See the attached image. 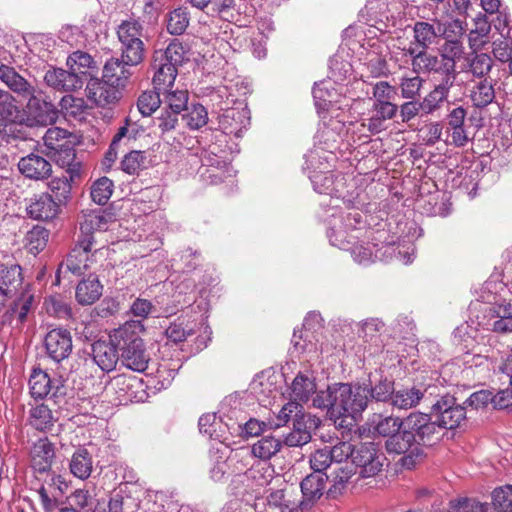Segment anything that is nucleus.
Listing matches in <instances>:
<instances>
[{
    "instance_id": "c85d7f7f",
    "label": "nucleus",
    "mask_w": 512,
    "mask_h": 512,
    "mask_svg": "<svg viewBox=\"0 0 512 512\" xmlns=\"http://www.w3.org/2000/svg\"><path fill=\"white\" fill-rule=\"evenodd\" d=\"M0 81L13 93L23 97L32 91L35 86L25 77L19 74L16 69L8 64H0Z\"/></svg>"
},
{
    "instance_id": "9b49d317",
    "label": "nucleus",
    "mask_w": 512,
    "mask_h": 512,
    "mask_svg": "<svg viewBox=\"0 0 512 512\" xmlns=\"http://www.w3.org/2000/svg\"><path fill=\"white\" fill-rule=\"evenodd\" d=\"M384 454L373 442L360 443L354 446L352 462L361 468L362 477H372L378 474L385 461Z\"/></svg>"
},
{
    "instance_id": "cd10ccee",
    "label": "nucleus",
    "mask_w": 512,
    "mask_h": 512,
    "mask_svg": "<svg viewBox=\"0 0 512 512\" xmlns=\"http://www.w3.org/2000/svg\"><path fill=\"white\" fill-rule=\"evenodd\" d=\"M55 451L47 438L36 441L31 449V465L39 473L47 472L53 463Z\"/></svg>"
},
{
    "instance_id": "ea45409f",
    "label": "nucleus",
    "mask_w": 512,
    "mask_h": 512,
    "mask_svg": "<svg viewBox=\"0 0 512 512\" xmlns=\"http://www.w3.org/2000/svg\"><path fill=\"white\" fill-rule=\"evenodd\" d=\"M21 267L18 265L0 267V287L12 298L16 295L18 288L22 285Z\"/></svg>"
},
{
    "instance_id": "f3484780",
    "label": "nucleus",
    "mask_w": 512,
    "mask_h": 512,
    "mask_svg": "<svg viewBox=\"0 0 512 512\" xmlns=\"http://www.w3.org/2000/svg\"><path fill=\"white\" fill-rule=\"evenodd\" d=\"M112 221V213L101 209L83 212L79 222L80 234L78 240H89L94 245V233L106 231Z\"/></svg>"
},
{
    "instance_id": "37998d69",
    "label": "nucleus",
    "mask_w": 512,
    "mask_h": 512,
    "mask_svg": "<svg viewBox=\"0 0 512 512\" xmlns=\"http://www.w3.org/2000/svg\"><path fill=\"white\" fill-rule=\"evenodd\" d=\"M284 441L272 435L262 436L252 445V454L262 460H269L282 448Z\"/></svg>"
},
{
    "instance_id": "a211bd4d",
    "label": "nucleus",
    "mask_w": 512,
    "mask_h": 512,
    "mask_svg": "<svg viewBox=\"0 0 512 512\" xmlns=\"http://www.w3.org/2000/svg\"><path fill=\"white\" fill-rule=\"evenodd\" d=\"M428 49H418L410 46L404 49L405 55L411 58L412 69L415 73H438L446 77L441 57L427 52Z\"/></svg>"
},
{
    "instance_id": "b1692460",
    "label": "nucleus",
    "mask_w": 512,
    "mask_h": 512,
    "mask_svg": "<svg viewBox=\"0 0 512 512\" xmlns=\"http://www.w3.org/2000/svg\"><path fill=\"white\" fill-rule=\"evenodd\" d=\"M119 349L114 343L97 341L92 345V357L102 371L110 372L115 369L120 360Z\"/></svg>"
},
{
    "instance_id": "58836bf2",
    "label": "nucleus",
    "mask_w": 512,
    "mask_h": 512,
    "mask_svg": "<svg viewBox=\"0 0 512 512\" xmlns=\"http://www.w3.org/2000/svg\"><path fill=\"white\" fill-rule=\"evenodd\" d=\"M102 295V285L95 277L81 281L76 288V299L81 305H91Z\"/></svg>"
},
{
    "instance_id": "412c9836",
    "label": "nucleus",
    "mask_w": 512,
    "mask_h": 512,
    "mask_svg": "<svg viewBox=\"0 0 512 512\" xmlns=\"http://www.w3.org/2000/svg\"><path fill=\"white\" fill-rule=\"evenodd\" d=\"M27 214L40 221H48L54 219L59 211L60 204L52 195L48 193H41L30 199L26 207Z\"/></svg>"
},
{
    "instance_id": "e2e57ef3",
    "label": "nucleus",
    "mask_w": 512,
    "mask_h": 512,
    "mask_svg": "<svg viewBox=\"0 0 512 512\" xmlns=\"http://www.w3.org/2000/svg\"><path fill=\"white\" fill-rule=\"evenodd\" d=\"M358 326V335L366 342H375L384 329V323L377 318L367 319Z\"/></svg>"
},
{
    "instance_id": "aec40b11",
    "label": "nucleus",
    "mask_w": 512,
    "mask_h": 512,
    "mask_svg": "<svg viewBox=\"0 0 512 512\" xmlns=\"http://www.w3.org/2000/svg\"><path fill=\"white\" fill-rule=\"evenodd\" d=\"M86 95L97 106L106 107L117 101L118 87L102 77L91 78L86 86Z\"/></svg>"
},
{
    "instance_id": "2eb2a0df",
    "label": "nucleus",
    "mask_w": 512,
    "mask_h": 512,
    "mask_svg": "<svg viewBox=\"0 0 512 512\" xmlns=\"http://www.w3.org/2000/svg\"><path fill=\"white\" fill-rule=\"evenodd\" d=\"M30 393L35 399H43L47 396L57 398L65 394V387L59 378L51 379L42 370H34L29 379Z\"/></svg>"
},
{
    "instance_id": "72a5a7b5",
    "label": "nucleus",
    "mask_w": 512,
    "mask_h": 512,
    "mask_svg": "<svg viewBox=\"0 0 512 512\" xmlns=\"http://www.w3.org/2000/svg\"><path fill=\"white\" fill-rule=\"evenodd\" d=\"M317 392L315 378L312 373L299 372L291 384L292 400L290 402H307Z\"/></svg>"
},
{
    "instance_id": "473e14b6",
    "label": "nucleus",
    "mask_w": 512,
    "mask_h": 512,
    "mask_svg": "<svg viewBox=\"0 0 512 512\" xmlns=\"http://www.w3.org/2000/svg\"><path fill=\"white\" fill-rule=\"evenodd\" d=\"M322 317L320 314L311 312L309 313L303 322V331L298 336L297 332L294 331L292 337V343L296 351L299 353L310 352L308 348L307 340L309 335H314L319 329L322 328Z\"/></svg>"
},
{
    "instance_id": "4be33fe9",
    "label": "nucleus",
    "mask_w": 512,
    "mask_h": 512,
    "mask_svg": "<svg viewBox=\"0 0 512 512\" xmlns=\"http://www.w3.org/2000/svg\"><path fill=\"white\" fill-rule=\"evenodd\" d=\"M20 173L31 180H44L51 176L52 165L43 156L35 153L22 157L18 162Z\"/></svg>"
},
{
    "instance_id": "13d9d810",
    "label": "nucleus",
    "mask_w": 512,
    "mask_h": 512,
    "mask_svg": "<svg viewBox=\"0 0 512 512\" xmlns=\"http://www.w3.org/2000/svg\"><path fill=\"white\" fill-rule=\"evenodd\" d=\"M189 25L188 12L184 8H177L169 14L167 31L172 35H181Z\"/></svg>"
},
{
    "instance_id": "a878e982",
    "label": "nucleus",
    "mask_w": 512,
    "mask_h": 512,
    "mask_svg": "<svg viewBox=\"0 0 512 512\" xmlns=\"http://www.w3.org/2000/svg\"><path fill=\"white\" fill-rule=\"evenodd\" d=\"M137 64H129L126 59L111 58L103 67L102 77L117 87H124L132 75L131 67Z\"/></svg>"
},
{
    "instance_id": "423d86ee",
    "label": "nucleus",
    "mask_w": 512,
    "mask_h": 512,
    "mask_svg": "<svg viewBox=\"0 0 512 512\" xmlns=\"http://www.w3.org/2000/svg\"><path fill=\"white\" fill-rule=\"evenodd\" d=\"M309 177L317 193L341 199L347 206L355 205L359 193L353 179L348 182L343 175L320 171H314Z\"/></svg>"
},
{
    "instance_id": "f704fd0d",
    "label": "nucleus",
    "mask_w": 512,
    "mask_h": 512,
    "mask_svg": "<svg viewBox=\"0 0 512 512\" xmlns=\"http://www.w3.org/2000/svg\"><path fill=\"white\" fill-rule=\"evenodd\" d=\"M426 393L427 389L420 386L403 387L395 390L391 405L404 410L414 408L426 397Z\"/></svg>"
},
{
    "instance_id": "c9c22d12",
    "label": "nucleus",
    "mask_w": 512,
    "mask_h": 512,
    "mask_svg": "<svg viewBox=\"0 0 512 512\" xmlns=\"http://www.w3.org/2000/svg\"><path fill=\"white\" fill-rule=\"evenodd\" d=\"M70 472L78 479L86 480L93 470L92 456L86 448L80 447L74 451L69 462Z\"/></svg>"
},
{
    "instance_id": "20e7f679",
    "label": "nucleus",
    "mask_w": 512,
    "mask_h": 512,
    "mask_svg": "<svg viewBox=\"0 0 512 512\" xmlns=\"http://www.w3.org/2000/svg\"><path fill=\"white\" fill-rule=\"evenodd\" d=\"M292 420L293 428L284 438V444L289 447H301L309 443L312 434L321 424L320 418L303 411L301 404L288 402L279 411L275 427L284 426Z\"/></svg>"
},
{
    "instance_id": "8fccbe9b",
    "label": "nucleus",
    "mask_w": 512,
    "mask_h": 512,
    "mask_svg": "<svg viewBox=\"0 0 512 512\" xmlns=\"http://www.w3.org/2000/svg\"><path fill=\"white\" fill-rule=\"evenodd\" d=\"M114 184L108 177L97 179L91 186V198L98 205H105L113 193Z\"/></svg>"
},
{
    "instance_id": "9d476101",
    "label": "nucleus",
    "mask_w": 512,
    "mask_h": 512,
    "mask_svg": "<svg viewBox=\"0 0 512 512\" xmlns=\"http://www.w3.org/2000/svg\"><path fill=\"white\" fill-rule=\"evenodd\" d=\"M431 414L440 432L443 428L452 430L459 427L466 418L465 407L456 404V399L449 394L441 396L432 404Z\"/></svg>"
},
{
    "instance_id": "3c124183",
    "label": "nucleus",
    "mask_w": 512,
    "mask_h": 512,
    "mask_svg": "<svg viewBox=\"0 0 512 512\" xmlns=\"http://www.w3.org/2000/svg\"><path fill=\"white\" fill-rule=\"evenodd\" d=\"M435 23L438 25L439 38H443L445 41H449V39L461 40L462 36L464 35V22L459 18L452 19L446 22H442L438 19H435Z\"/></svg>"
},
{
    "instance_id": "338daca9",
    "label": "nucleus",
    "mask_w": 512,
    "mask_h": 512,
    "mask_svg": "<svg viewBox=\"0 0 512 512\" xmlns=\"http://www.w3.org/2000/svg\"><path fill=\"white\" fill-rule=\"evenodd\" d=\"M267 502L271 506L284 507L289 511H294L300 508L298 500H292L288 497L287 489L273 490L267 496Z\"/></svg>"
},
{
    "instance_id": "bb28decb",
    "label": "nucleus",
    "mask_w": 512,
    "mask_h": 512,
    "mask_svg": "<svg viewBox=\"0 0 512 512\" xmlns=\"http://www.w3.org/2000/svg\"><path fill=\"white\" fill-rule=\"evenodd\" d=\"M243 477L247 488L260 493L274 479V469L268 463H258L249 468Z\"/></svg>"
},
{
    "instance_id": "7c9ffc66",
    "label": "nucleus",
    "mask_w": 512,
    "mask_h": 512,
    "mask_svg": "<svg viewBox=\"0 0 512 512\" xmlns=\"http://www.w3.org/2000/svg\"><path fill=\"white\" fill-rule=\"evenodd\" d=\"M440 57L443 61V67L446 70V77L452 76L456 79V62L459 61L464 54L463 42L460 39H449L445 41L440 49Z\"/></svg>"
},
{
    "instance_id": "5fc2aeb1",
    "label": "nucleus",
    "mask_w": 512,
    "mask_h": 512,
    "mask_svg": "<svg viewBox=\"0 0 512 512\" xmlns=\"http://www.w3.org/2000/svg\"><path fill=\"white\" fill-rule=\"evenodd\" d=\"M161 103V91H145L139 96L137 107L143 116H150L157 110Z\"/></svg>"
},
{
    "instance_id": "0e129e2a",
    "label": "nucleus",
    "mask_w": 512,
    "mask_h": 512,
    "mask_svg": "<svg viewBox=\"0 0 512 512\" xmlns=\"http://www.w3.org/2000/svg\"><path fill=\"white\" fill-rule=\"evenodd\" d=\"M489 505L471 498H461L450 502L449 512H487Z\"/></svg>"
},
{
    "instance_id": "a19ab883",
    "label": "nucleus",
    "mask_w": 512,
    "mask_h": 512,
    "mask_svg": "<svg viewBox=\"0 0 512 512\" xmlns=\"http://www.w3.org/2000/svg\"><path fill=\"white\" fill-rule=\"evenodd\" d=\"M188 91L185 89L174 88L169 86L161 90V100L167 106L168 110L180 113L187 109Z\"/></svg>"
},
{
    "instance_id": "6e6d98bb",
    "label": "nucleus",
    "mask_w": 512,
    "mask_h": 512,
    "mask_svg": "<svg viewBox=\"0 0 512 512\" xmlns=\"http://www.w3.org/2000/svg\"><path fill=\"white\" fill-rule=\"evenodd\" d=\"M482 9L490 15L497 14L496 20H494V28L504 35V29L507 27L508 19L506 14L502 13L501 0H479Z\"/></svg>"
},
{
    "instance_id": "4d7b16f0",
    "label": "nucleus",
    "mask_w": 512,
    "mask_h": 512,
    "mask_svg": "<svg viewBox=\"0 0 512 512\" xmlns=\"http://www.w3.org/2000/svg\"><path fill=\"white\" fill-rule=\"evenodd\" d=\"M59 105L66 116L74 118L81 117L87 108L86 102L83 98L75 97L72 94L63 96Z\"/></svg>"
},
{
    "instance_id": "6e6552de",
    "label": "nucleus",
    "mask_w": 512,
    "mask_h": 512,
    "mask_svg": "<svg viewBox=\"0 0 512 512\" xmlns=\"http://www.w3.org/2000/svg\"><path fill=\"white\" fill-rule=\"evenodd\" d=\"M100 249L92 245L89 240H77L75 246L63 261L55 276V284L59 285L61 279L69 278V275L81 276L96 262Z\"/></svg>"
},
{
    "instance_id": "4c0bfd02",
    "label": "nucleus",
    "mask_w": 512,
    "mask_h": 512,
    "mask_svg": "<svg viewBox=\"0 0 512 512\" xmlns=\"http://www.w3.org/2000/svg\"><path fill=\"white\" fill-rule=\"evenodd\" d=\"M368 398L376 402H390L395 393L394 381L387 377H380L378 380H370L367 387Z\"/></svg>"
},
{
    "instance_id": "6ab92c4d",
    "label": "nucleus",
    "mask_w": 512,
    "mask_h": 512,
    "mask_svg": "<svg viewBox=\"0 0 512 512\" xmlns=\"http://www.w3.org/2000/svg\"><path fill=\"white\" fill-rule=\"evenodd\" d=\"M46 85L56 91L73 92L83 87L84 82L80 76L71 69L50 67L44 75Z\"/></svg>"
},
{
    "instance_id": "bf43d9fd",
    "label": "nucleus",
    "mask_w": 512,
    "mask_h": 512,
    "mask_svg": "<svg viewBox=\"0 0 512 512\" xmlns=\"http://www.w3.org/2000/svg\"><path fill=\"white\" fill-rule=\"evenodd\" d=\"M47 313L60 319L68 318L71 315V308L61 295H53L44 302Z\"/></svg>"
},
{
    "instance_id": "f257e3e1",
    "label": "nucleus",
    "mask_w": 512,
    "mask_h": 512,
    "mask_svg": "<svg viewBox=\"0 0 512 512\" xmlns=\"http://www.w3.org/2000/svg\"><path fill=\"white\" fill-rule=\"evenodd\" d=\"M432 414L410 413L403 419V430L386 440L385 447L389 454L402 455L398 463L412 469L423 457L422 446L432 445L441 439L437 423Z\"/></svg>"
},
{
    "instance_id": "79ce46f5",
    "label": "nucleus",
    "mask_w": 512,
    "mask_h": 512,
    "mask_svg": "<svg viewBox=\"0 0 512 512\" xmlns=\"http://www.w3.org/2000/svg\"><path fill=\"white\" fill-rule=\"evenodd\" d=\"M28 421L34 429L45 432L54 426L55 418L47 405L40 404L30 409Z\"/></svg>"
},
{
    "instance_id": "39448f33",
    "label": "nucleus",
    "mask_w": 512,
    "mask_h": 512,
    "mask_svg": "<svg viewBox=\"0 0 512 512\" xmlns=\"http://www.w3.org/2000/svg\"><path fill=\"white\" fill-rule=\"evenodd\" d=\"M186 51L177 40L172 41L165 50H156L153 54L151 69L152 82L155 90L161 91L174 86L178 67L185 61Z\"/></svg>"
},
{
    "instance_id": "603ef678",
    "label": "nucleus",
    "mask_w": 512,
    "mask_h": 512,
    "mask_svg": "<svg viewBox=\"0 0 512 512\" xmlns=\"http://www.w3.org/2000/svg\"><path fill=\"white\" fill-rule=\"evenodd\" d=\"M34 303V295L29 292L21 293L14 301L11 311L12 314L16 316L19 323L23 324L27 320L28 314L35 308Z\"/></svg>"
},
{
    "instance_id": "5701e85b",
    "label": "nucleus",
    "mask_w": 512,
    "mask_h": 512,
    "mask_svg": "<svg viewBox=\"0 0 512 512\" xmlns=\"http://www.w3.org/2000/svg\"><path fill=\"white\" fill-rule=\"evenodd\" d=\"M327 479L328 476L324 473H311L302 480L300 485L302 500L299 501L302 510L321 498Z\"/></svg>"
},
{
    "instance_id": "a18cd8bd",
    "label": "nucleus",
    "mask_w": 512,
    "mask_h": 512,
    "mask_svg": "<svg viewBox=\"0 0 512 512\" xmlns=\"http://www.w3.org/2000/svg\"><path fill=\"white\" fill-rule=\"evenodd\" d=\"M67 66L85 82L88 76L87 69L95 68V61L88 53L75 51L67 58Z\"/></svg>"
},
{
    "instance_id": "052dcab7",
    "label": "nucleus",
    "mask_w": 512,
    "mask_h": 512,
    "mask_svg": "<svg viewBox=\"0 0 512 512\" xmlns=\"http://www.w3.org/2000/svg\"><path fill=\"white\" fill-rule=\"evenodd\" d=\"M492 503L498 512H512V485H505L493 491Z\"/></svg>"
},
{
    "instance_id": "ddd939ff",
    "label": "nucleus",
    "mask_w": 512,
    "mask_h": 512,
    "mask_svg": "<svg viewBox=\"0 0 512 512\" xmlns=\"http://www.w3.org/2000/svg\"><path fill=\"white\" fill-rule=\"evenodd\" d=\"M360 222L361 215L356 211L348 213L339 226L334 222L327 234L330 243L342 250L351 248L353 241L360 239L362 234L361 229L355 227Z\"/></svg>"
},
{
    "instance_id": "864d4df0",
    "label": "nucleus",
    "mask_w": 512,
    "mask_h": 512,
    "mask_svg": "<svg viewBox=\"0 0 512 512\" xmlns=\"http://www.w3.org/2000/svg\"><path fill=\"white\" fill-rule=\"evenodd\" d=\"M146 166V154L143 151H131L121 161V169L129 175H138Z\"/></svg>"
},
{
    "instance_id": "393cba45",
    "label": "nucleus",
    "mask_w": 512,
    "mask_h": 512,
    "mask_svg": "<svg viewBox=\"0 0 512 512\" xmlns=\"http://www.w3.org/2000/svg\"><path fill=\"white\" fill-rule=\"evenodd\" d=\"M453 85L454 77H443L442 81L419 102L421 112L425 115H429L437 111L447 99Z\"/></svg>"
},
{
    "instance_id": "f8f14e48",
    "label": "nucleus",
    "mask_w": 512,
    "mask_h": 512,
    "mask_svg": "<svg viewBox=\"0 0 512 512\" xmlns=\"http://www.w3.org/2000/svg\"><path fill=\"white\" fill-rule=\"evenodd\" d=\"M68 136V131L59 127L49 128L43 136L44 145L62 166L71 165L75 159V151Z\"/></svg>"
},
{
    "instance_id": "774afa93",
    "label": "nucleus",
    "mask_w": 512,
    "mask_h": 512,
    "mask_svg": "<svg viewBox=\"0 0 512 512\" xmlns=\"http://www.w3.org/2000/svg\"><path fill=\"white\" fill-rule=\"evenodd\" d=\"M422 84L423 79L418 75L402 77L399 84L401 96L405 99H415L419 95Z\"/></svg>"
},
{
    "instance_id": "dca6fc26",
    "label": "nucleus",
    "mask_w": 512,
    "mask_h": 512,
    "mask_svg": "<svg viewBox=\"0 0 512 512\" xmlns=\"http://www.w3.org/2000/svg\"><path fill=\"white\" fill-rule=\"evenodd\" d=\"M223 113L219 116V127L227 135L239 138L243 130L250 125V111L246 106L234 108H221Z\"/></svg>"
},
{
    "instance_id": "de8ad7c7",
    "label": "nucleus",
    "mask_w": 512,
    "mask_h": 512,
    "mask_svg": "<svg viewBox=\"0 0 512 512\" xmlns=\"http://www.w3.org/2000/svg\"><path fill=\"white\" fill-rule=\"evenodd\" d=\"M375 244H370L368 242H364L363 240H354L351 248L346 249L350 251L352 258L355 262L359 264H369L374 258L377 257V252L375 251Z\"/></svg>"
},
{
    "instance_id": "c03bdc74",
    "label": "nucleus",
    "mask_w": 512,
    "mask_h": 512,
    "mask_svg": "<svg viewBox=\"0 0 512 512\" xmlns=\"http://www.w3.org/2000/svg\"><path fill=\"white\" fill-rule=\"evenodd\" d=\"M196 8L207 9L210 16H219L227 19L230 9L234 6V0H189Z\"/></svg>"
},
{
    "instance_id": "2f4dec72",
    "label": "nucleus",
    "mask_w": 512,
    "mask_h": 512,
    "mask_svg": "<svg viewBox=\"0 0 512 512\" xmlns=\"http://www.w3.org/2000/svg\"><path fill=\"white\" fill-rule=\"evenodd\" d=\"M439 38L438 25L435 20L431 23L428 21H416L413 25V48L428 49L437 43Z\"/></svg>"
},
{
    "instance_id": "e433bc0d",
    "label": "nucleus",
    "mask_w": 512,
    "mask_h": 512,
    "mask_svg": "<svg viewBox=\"0 0 512 512\" xmlns=\"http://www.w3.org/2000/svg\"><path fill=\"white\" fill-rule=\"evenodd\" d=\"M370 426L373 432L383 436L392 438L403 430V419L399 417L386 416L381 414H373L370 418Z\"/></svg>"
},
{
    "instance_id": "0eeeda50",
    "label": "nucleus",
    "mask_w": 512,
    "mask_h": 512,
    "mask_svg": "<svg viewBox=\"0 0 512 512\" xmlns=\"http://www.w3.org/2000/svg\"><path fill=\"white\" fill-rule=\"evenodd\" d=\"M116 32L123 59L129 64H140L145 55L143 23L139 19L129 18L118 25Z\"/></svg>"
},
{
    "instance_id": "f03ea898",
    "label": "nucleus",
    "mask_w": 512,
    "mask_h": 512,
    "mask_svg": "<svg viewBox=\"0 0 512 512\" xmlns=\"http://www.w3.org/2000/svg\"><path fill=\"white\" fill-rule=\"evenodd\" d=\"M369 402L366 386H352L348 383H335L326 390L318 391L312 399L315 408L327 409L331 418H348L356 421L367 408Z\"/></svg>"
},
{
    "instance_id": "1a4fd4ad",
    "label": "nucleus",
    "mask_w": 512,
    "mask_h": 512,
    "mask_svg": "<svg viewBox=\"0 0 512 512\" xmlns=\"http://www.w3.org/2000/svg\"><path fill=\"white\" fill-rule=\"evenodd\" d=\"M23 98L28 99L25 111L30 126H48L57 121L58 110L41 89L34 87Z\"/></svg>"
},
{
    "instance_id": "c756f323",
    "label": "nucleus",
    "mask_w": 512,
    "mask_h": 512,
    "mask_svg": "<svg viewBox=\"0 0 512 512\" xmlns=\"http://www.w3.org/2000/svg\"><path fill=\"white\" fill-rule=\"evenodd\" d=\"M497 80L484 78L475 82L470 89L469 98L475 108L482 109L494 102Z\"/></svg>"
},
{
    "instance_id": "4468645a",
    "label": "nucleus",
    "mask_w": 512,
    "mask_h": 512,
    "mask_svg": "<svg viewBox=\"0 0 512 512\" xmlns=\"http://www.w3.org/2000/svg\"><path fill=\"white\" fill-rule=\"evenodd\" d=\"M44 347L46 354L55 362L67 359L73 348L71 333L63 328L50 330L44 338Z\"/></svg>"
},
{
    "instance_id": "7ed1b4c3",
    "label": "nucleus",
    "mask_w": 512,
    "mask_h": 512,
    "mask_svg": "<svg viewBox=\"0 0 512 512\" xmlns=\"http://www.w3.org/2000/svg\"><path fill=\"white\" fill-rule=\"evenodd\" d=\"M143 331L141 320H131L114 329L109 335L112 343L119 349L121 363L136 372H144L150 361V355L140 336Z\"/></svg>"
},
{
    "instance_id": "09e8293b",
    "label": "nucleus",
    "mask_w": 512,
    "mask_h": 512,
    "mask_svg": "<svg viewBox=\"0 0 512 512\" xmlns=\"http://www.w3.org/2000/svg\"><path fill=\"white\" fill-rule=\"evenodd\" d=\"M49 231L39 225L34 226L25 236L26 247L34 255L43 250L48 242Z\"/></svg>"
},
{
    "instance_id": "680f3d73",
    "label": "nucleus",
    "mask_w": 512,
    "mask_h": 512,
    "mask_svg": "<svg viewBox=\"0 0 512 512\" xmlns=\"http://www.w3.org/2000/svg\"><path fill=\"white\" fill-rule=\"evenodd\" d=\"M187 113L182 116L187 126L191 129H199L207 124L208 113L206 108L201 104L192 105L190 109H186Z\"/></svg>"
},
{
    "instance_id": "49530a36",
    "label": "nucleus",
    "mask_w": 512,
    "mask_h": 512,
    "mask_svg": "<svg viewBox=\"0 0 512 512\" xmlns=\"http://www.w3.org/2000/svg\"><path fill=\"white\" fill-rule=\"evenodd\" d=\"M494 65L493 58L486 53L475 54L471 57L468 62L469 72L477 78L484 79L490 78L489 73L491 72Z\"/></svg>"
},
{
    "instance_id": "69168bd1",
    "label": "nucleus",
    "mask_w": 512,
    "mask_h": 512,
    "mask_svg": "<svg viewBox=\"0 0 512 512\" xmlns=\"http://www.w3.org/2000/svg\"><path fill=\"white\" fill-rule=\"evenodd\" d=\"M209 453L211 460L214 462L210 469V477L213 481L220 482L224 480L228 470L226 457L219 449H211Z\"/></svg>"
}]
</instances>
